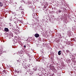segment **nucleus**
<instances>
[{"label":"nucleus","instance_id":"obj_1","mask_svg":"<svg viewBox=\"0 0 76 76\" xmlns=\"http://www.w3.org/2000/svg\"><path fill=\"white\" fill-rule=\"evenodd\" d=\"M21 13V11H19L18 10L14 12V13L17 14V15H20Z\"/></svg>","mask_w":76,"mask_h":76},{"label":"nucleus","instance_id":"obj_2","mask_svg":"<svg viewBox=\"0 0 76 76\" xmlns=\"http://www.w3.org/2000/svg\"><path fill=\"white\" fill-rule=\"evenodd\" d=\"M34 37H35L36 38H38V37H39V35L38 34H36L34 35Z\"/></svg>","mask_w":76,"mask_h":76},{"label":"nucleus","instance_id":"obj_3","mask_svg":"<svg viewBox=\"0 0 76 76\" xmlns=\"http://www.w3.org/2000/svg\"><path fill=\"white\" fill-rule=\"evenodd\" d=\"M4 31L5 32H8L9 31V29L7 28H4Z\"/></svg>","mask_w":76,"mask_h":76},{"label":"nucleus","instance_id":"obj_4","mask_svg":"<svg viewBox=\"0 0 76 76\" xmlns=\"http://www.w3.org/2000/svg\"><path fill=\"white\" fill-rule=\"evenodd\" d=\"M50 70H53L54 69V66H51L50 67Z\"/></svg>","mask_w":76,"mask_h":76},{"label":"nucleus","instance_id":"obj_5","mask_svg":"<svg viewBox=\"0 0 76 76\" xmlns=\"http://www.w3.org/2000/svg\"><path fill=\"white\" fill-rule=\"evenodd\" d=\"M0 7H2V6H3V3L0 2Z\"/></svg>","mask_w":76,"mask_h":76},{"label":"nucleus","instance_id":"obj_6","mask_svg":"<svg viewBox=\"0 0 76 76\" xmlns=\"http://www.w3.org/2000/svg\"><path fill=\"white\" fill-rule=\"evenodd\" d=\"M58 55H59V56H60V55H61V51H59L58 52Z\"/></svg>","mask_w":76,"mask_h":76},{"label":"nucleus","instance_id":"obj_7","mask_svg":"<svg viewBox=\"0 0 76 76\" xmlns=\"http://www.w3.org/2000/svg\"><path fill=\"white\" fill-rule=\"evenodd\" d=\"M12 17H11L10 18V21H12Z\"/></svg>","mask_w":76,"mask_h":76},{"label":"nucleus","instance_id":"obj_8","mask_svg":"<svg viewBox=\"0 0 76 76\" xmlns=\"http://www.w3.org/2000/svg\"><path fill=\"white\" fill-rule=\"evenodd\" d=\"M58 12H59V13H61V11L60 10H59Z\"/></svg>","mask_w":76,"mask_h":76},{"label":"nucleus","instance_id":"obj_9","mask_svg":"<svg viewBox=\"0 0 76 76\" xmlns=\"http://www.w3.org/2000/svg\"><path fill=\"white\" fill-rule=\"evenodd\" d=\"M66 53H69L70 51H69V50H66Z\"/></svg>","mask_w":76,"mask_h":76},{"label":"nucleus","instance_id":"obj_10","mask_svg":"<svg viewBox=\"0 0 76 76\" xmlns=\"http://www.w3.org/2000/svg\"><path fill=\"white\" fill-rule=\"evenodd\" d=\"M3 72L5 73V72H6V70H3Z\"/></svg>","mask_w":76,"mask_h":76},{"label":"nucleus","instance_id":"obj_11","mask_svg":"<svg viewBox=\"0 0 76 76\" xmlns=\"http://www.w3.org/2000/svg\"><path fill=\"white\" fill-rule=\"evenodd\" d=\"M23 47L24 48H26V46L25 45H24L23 46Z\"/></svg>","mask_w":76,"mask_h":76},{"label":"nucleus","instance_id":"obj_12","mask_svg":"<svg viewBox=\"0 0 76 76\" xmlns=\"http://www.w3.org/2000/svg\"><path fill=\"white\" fill-rule=\"evenodd\" d=\"M21 13H22V14H23V13H24V12H23V11L21 12Z\"/></svg>","mask_w":76,"mask_h":76},{"label":"nucleus","instance_id":"obj_13","mask_svg":"<svg viewBox=\"0 0 76 76\" xmlns=\"http://www.w3.org/2000/svg\"><path fill=\"white\" fill-rule=\"evenodd\" d=\"M2 54V53H1V51L0 52V54Z\"/></svg>","mask_w":76,"mask_h":76},{"label":"nucleus","instance_id":"obj_14","mask_svg":"<svg viewBox=\"0 0 76 76\" xmlns=\"http://www.w3.org/2000/svg\"><path fill=\"white\" fill-rule=\"evenodd\" d=\"M12 37H13V35H12Z\"/></svg>","mask_w":76,"mask_h":76},{"label":"nucleus","instance_id":"obj_15","mask_svg":"<svg viewBox=\"0 0 76 76\" xmlns=\"http://www.w3.org/2000/svg\"><path fill=\"white\" fill-rule=\"evenodd\" d=\"M9 24H11V23H9Z\"/></svg>","mask_w":76,"mask_h":76},{"label":"nucleus","instance_id":"obj_16","mask_svg":"<svg viewBox=\"0 0 76 76\" xmlns=\"http://www.w3.org/2000/svg\"><path fill=\"white\" fill-rule=\"evenodd\" d=\"M45 8H46V7H45Z\"/></svg>","mask_w":76,"mask_h":76},{"label":"nucleus","instance_id":"obj_17","mask_svg":"<svg viewBox=\"0 0 76 76\" xmlns=\"http://www.w3.org/2000/svg\"><path fill=\"white\" fill-rule=\"evenodd\" d=\"M20 9V10H21V9Z\"/></svg>","mask_w":76,"mask_h":76},{"label":"nucleus","instance_id":"obj_18","mask_svg":"<svg viewBox=\"0 0 76 76\" xmlns=\"http://www.w3.org/2000/svg\"><path fill=\"white\" fill-rule=\"evenodd\" d=\"M75 22H76V21L75 20Z\"/></svg>","mask_w":76,"mask_h":76}]
</instances>
